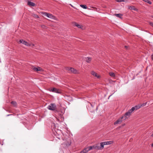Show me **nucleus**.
I'll return each mask as SVG.
<instances>
[{
	"label": "nucleus",
	"mask_w": 153,
	"mask_h": 153,
	"mask_svg": "<svg viewBox=\"0 0 153 153\" xmlns=\"http://www.w3.org/2000/svg\"><path fill=\"white\" fill-rule=\"evenodd\" d=\"M32 16L33 17L36 18H39L38 16L36 14H33Z\"/></svg>",
	"instance_id": "24"
},
{
	"label": "nucleus",
	"mask_w": 153,
	"mask_h": 153,
	"mask_svg": "<svg viewBox=\"0 0 153 153\" xmlns=\"http://www.w3.org/2000/svg\"><path fill=\"white\" fill-rule=\"evenodd\" d=\"M105 145H108L112 144L114 143L113 141L111 140L109 141L104 142Z\"/></svg>",
	"instance_id": "12"
},
{
	"label": "nucleus",
	"mask_w": 153,
	"mask_h": 153,
	"mask_svg": "<svg viewBox=\"0 0 153 153\" xmlns=\"http://www.w3.org/2000/svg\"><path fill=\"white\" fill-rule=\"evenodd\" d=\"M111 96V95H110L109 96V97H110Z\"/></svg>",
	"instance_id": "36"
},
{
	"label": "nucleus",
	"mask_w": 153,
	"mask_h": 153,
	"mask_svg": "<svg viewBox=\"0 0 153 153\" xmlns=\"http://www.w3.org/2000/svg\"><path fill=\"white\" fill-rule=\"evenodd\" d=\"M147 102H146L145 103H143L142 104H140L139 105H140L141 108L142 106H144L146 105V104H147Z\"/></svg>",
	"instance_id": "23"
},
{
	"label": "nucleus",
	"mask_w": 153,
	"mask_h": 153,
	"mask_svg": "<svg viewBox=\"0 0 153 153\" xmlns=\"http://www.w3.org/2000/svg\"><path fill=\"white\" fill-rule=\"evenodd\" d=\"M27 4L28 5L32 6H34L35 5V4L34 3L30 1H28Z\"/></svg>",
	"instance_id": "16"
},
{
	"label": "nucleus",
	"mask_w": 153,
	"mask_h": 153,
	"mask_svg": "<svg viewBox=\"0 0 153 153\" xmlns=\"http://www.w3.org/2000/svg\"><path fill=\"white\" fill-rule=\"evenodd\" d=\"M48 108L50 110L54 111L56 109V106L55 104H51L48 106Z\"/></svg>",
	"instance_id": "4"
},
{
	"label": "nucleus",
	"mask_w": 153,
	"mask_h": 153,
	"mask_svg": "<svg viewBox=\"0 0 153 153\" xmlns=\"http://www.w3.org/2000/svg\"><path fill=\"white\" fill-rule=\"evenodd\" d=\"M152 137H153V133L151 135Z\"/></svg>",
	"instance_id": "34"
},
{
	"label": "nucleus",
	"mask_w": 153,
	"mask_h": 153,
	"mask_svg": "<svg viewBox=\"0 0 153 153\" xmlns=\"http://www.w3.org/2000/svg\"><path fill=\"white\" fill-rule=\"evenodd\" d=\"M80 6L81 7H82V8L85 9H86L87 8V6L85 5L81 4V5H80Z\"/></svg>",
	"instance_id": "22"
},
{
	"label": "nucleus",
	"mask_w": 153,
	"mask_h": 153,
	"mask_svg": "<svg viewBox=\"0 0 153 153\" xmlns=\"http://www.w3.org/2000/svg\"><path fill=\"white\" fill-rule=\"evenodd\" d=\"M32 69L35 71L39 73H41V72L43 71L42 69L39 67H36L34 66H33L32 67Z\"/></svg>",
	"instance_id": "3"
},
{
	"label": "nucleus",
	"mask_w": 153,
	"mask_h": 153,
	"mask_svg": "<svg viewBox=\"0 0 153 153\" xmlns=\"http://www.w3.org/2000/svg\"><path fill=\"white\" fill-rule=\"evenodd\" d=\"M29 44L30 45H29V46H34V44H33L29 43Z\"/></svg>",
	"instance_id": "29"
},
{
	"label": "nucleus",
	"mask_w": 153,
	"mask_h": 153,
	"mask_svg": "<svg viewBox=\"0 0 153 153\" xmlns=\"http://www.w3.org/2000/svg\"><path fill=\"white\" fill-rule=\"evenodd\" d=\"M109 75L111 76H115V75L114 73L113 72H110L109 73Z\"/></svg>",
	"instance_id": "25"
},
{
	"label": "nucleus",
	"mask_w": 153,
	"mask_h": 153,
	"mask_svg": "<svg viewBox=\"0 0 153 153\" xmlns=\"http://www.w3.org/2000/svg\"><path fill=\"white\" fill-rule=\"evenodd\" d=\"M45 26L44 25H43L42 26V27H43V28H45Z\"/></svg>",
	"instance_id": "32"
},
{
	"label": "nucleus",
	"mask_w": 153,
	"mask_h": 153,
	"mask_svg": "<svg viewBox=\"0 0 153 153\" xmlns=\"http://www.w3.org/2000/svg\"><path fill=\"white\" fill-rule=\"evenodd\" d=\"M94 148L96 149L97 150H99L100 149H101V148H100V146H96Z\"/></svg>",
	"instance_id": "26"
},
{
	"label": "nucleus",
	"mask_w": 153,
	"mask_h": 153,
	"mask_svg": "<svg viewBox=\"0 0 153 153\" xmlns=\"http://www.w3.org/2000/svg\"><path fill=\"white\" fill-rule=\"evenodd\" d=\"M88 103L90 104V105L92 107H94V106L92 104H91V103H90V102H88Z\"/></svg>",
	"instance_id": "31"
},
{
	"label": "nucleus",
	"mask_w": 153,
	"mask_h": 153,
	"mask_svg": "<svg viewBox=\"0 0 153 153\" xmlns=\"http://www.w3.org/2000/svg\"><path fill=\"white\" fill-rule=\"evenodd\" d=\"M88 150V149L87 147L85 148L80 153H86L89 151Z\"/></svg>",
	"instance_id": "14"
},
{
	"label": "nucleus",
	"mask_w": 153,
	"mask_h": 153,
	"mask_svg": "<svg viewBox=\"0 0 153 153\" xmlns=\"http://www.w3.org/2000/svg\"><path fill=\"white\" fill-rule=\"evenodd\" d=\"M116 1L117 2H121L122 1H124V0H116Z\"/></svg>",
	"instance_id": "28"
},
{
	"label": "nucleus",
	"mask_w": 153,
	"mask_h": 153,
	"mask_svg": "<svg viewBox=\"0 0 153 153\" xmlns=\"http://www.w3.org/2000/svg\"><path fill=\"white\" fill-rule=\"evenodd\" d=\"M87 148L88 149V150L89 151L90 150H91L92 149L93 147H92V146H90L89 147H88Z\"/></svg>",
	"instance_id": "27"
},
{
	"label": "nucleus",
	"mask_w": 153,
	"mask_h": 153,
	"mask_svg": "<svg viewBox=\"0 0 153 153\" xmlns=\"http://www.w3.org/2000/svg\"><path fill=\"white\" fill-rule=\"evenodd\" d=\"M150 25H151V26L153 27V23L152 22H150Z\"/></svg>",
	"instance_id": "30"
},
{
	"label": "nucleus",
	"mask_w": 153,
	"mask_h": 153,
	"mask_svg": "<svg viewBox=\"0 0 153 153\" xmlns=\"http://www.w3.org/2000/svg\"><path fill=\"white\" fill-rule=\"evenodd\" d=\"M132 112L130 109L129 110L128 112L125 114L124 116L121 117V119H123L124 120H125L130 116Z\"/></svg>",
	"instance_id": "2"
},
{
	"label": "nucleus",
	"mask_w": 153,
	"mask_h": 153,
	"mask_svg": "<svg viewBox=\"0 0 153 153\" xmlns=\"http://www.w3.org/2000/svg\"><path fill=\"white\" fill-rule=\"evenodd\" d=\"M91 60V58L87 57L85 58V60L87 62L89 63L90 62Z\"/></svg>",
	"instance_id": "18"
},
{
	"label": "nucleus",
	"mask_w": 153,
	"mask_h": 153,
	"mask_svg": "<svg viewBox=\"0 0 153 153\" xmlns=\"http://www.w3.org/2000/svg\"><path fill=\"white\" fill-rule=\"evenodd\" d=\"M11 115V114H9V115H7V116H9V115Z\"/></svg>",
	"instance_id": "37"
},
{
	"label": "nucleus",
	"mask_w": 153,
	"mask_h": 153,
	"mask_svg": "<svg viewBox=\"0 0 153 153\" xmlns=\"http://www.w3.org/2000/svg\"><path fill=\"white\" fill-rule=\"evenodd\" d=\"M19 43H22L23 44L26 45L27 46H29L30 45L29 44V43L25 41L23 39H20L19 41Z\"/></svg>",
	"instance_id": "7"
},
{
	"label": "nucleus",
	"mask_w": 153,
	"mask_h": 153,
	"mask_svg": "<svg viewBox=\"0 0 153 153\" xmlns=\"http://www.w3.org/2000/svg\"><path fill=\"white\" fill-rule=\"evenodd\" d=\"M128 9H130L131 10H134L135 11H137V9L134 6H128Z\"/></svg>",
	"instance_id": "11"
},
{
	"label": "nucleus",
	"mask_w": 153,
	"mask_h": 153,
	"mask_svg": "<svg viewBox=\"0 0 153 153\" xmlns=\"http://www.w3.org/2000/svg\"><path fill=\"white\" fill-rule=\"evenodd\" d=\"M11 103L14 106H17V103L15 101H12L11 102Z\"/></svg>",
	"instance_id": "20"
},
{
	"label": "nucleus",
	"mask_w": 153,
	"mask_h": 153,
	"mask_svg": "<svg viewBox=\"0 0 153 153\" xmlns=\"http://www.w3.org/2000/svg\"><path fill=\"white\" fill-rule=\"evenodd\" d=\"M152 59H153V55L152 56Z\"/></svg>",
	"instance_id": "38"
},
{
	"label": "nucleus",
	"mask_w": 153,
	"mask_h": 153,
	"mask_svg": "<svg viewBox=\"0 0 153 153\" xmlns=\"http://www.w3.org/2000/svg\"><path fill=\"white\" fill-rule=\"evenodd\" d=\"M50 91L53 92H55L58 93H60V91L59 89H57L56 88H51L50 90Z\"/></svg>",
	"instance_id": "9"
},
{
	"label": "nucleus",
	"mask_w": 153,
	"mask_h": 153,
	"mask_svg": "<svg viewBox=\"0 0 153 153\" xmlns=\"http://www.w3.org/2000/svg\"><path fill=\"white\" fill-rule=\"evenodd\" d=\"M100 148H101V149H102L104 147V146L105 145V144H104V142H101L100 143Z\"/></svg>",
	"instance_id": "17"
},
{
	"label": "nucleus",
	"mask_w": 153,
	"mask_h": 153,
	"mask_svg": "<svg viewBox=\"0 0 153 153\" xmlns=\"http://www.w3.org/2000/svg\"><path fill=\"white\" fill-rule=\"evenodd\" d=\"M125 48H127V46H125Z\"/></svg>",
	"instance_id": "35"
},
{
	"label": "nucleus",
	"mask_w": 153,
	"mask_h": 153,
	"mask_svg": "<svg viewBox=\"0 0 153 153\" xmlns=\"http://www.w3.org/2000/svg\"><path fill=\"white\" fill-rule=\"evenodd\" d=\"M151 146L152 147H153V143L151 144Z\"/></svg>",
	"instance_id": "33"
},
{
	"label": "nucleus",
	"mask_w": 153,
	"mask_h": 153,
	"mask_svg": "<svg viewBox=\"0 0 153 153\" xmlns=\"http://www.w3.org/2000/svg\"><path fill=\"white\" fill-rule=\"evenodd\" d=\"M65 144L67 147L71 145V139L70 137H68L65 142Z\"/></svg>",
	"instance_id": "5"
},
{
	"label": "nucleus",
	"mask_w": 153,
	"mask_h": 153,
	"mask_svg": "<svg viewBox=\"0 0 153 153\" xmlns=\"http://www.w3.org/2000/svg\"><path fill=\"white\" fill-rule=\"evenodd\" d=\"M144 1L145 2H147L148 3H149V4H152V2L149 1V0H142Z\"/></svg>",
	"instance_id": "21"
},
{
	"label": "nucleus",
	"mask_w": 153,
	"mask_h": 153,
	"mask_svg": "<svg viewBox=\"0 0 153 153\" xmlns=\"http://www.w3.org/2000/svg\"><path fill=\"white\" fill-rule=\"evenodd\" d=\"M43 14L45 16H47L48 17L53 19H54L55 18V16H53V15L51 14H50L49 13H48L46 12H44Z\"/></svg>",
	"instance_id": "6"
},
{
	"label": "nucleus",
	"mask_w": 153,
	"mask_h": 153,
	"mask_svg": "<svg viewBox=\"0 0 153 153\" xmlns=\"http://www.w3.org/2000/svg\"><path fill=\"white\" fill-rule=\"evenodd\" d=\"M74 25L75 26H76L78 28H82V26L81 25H79L76 22H74Z\"/></svg>",
	"instance_id": "15"
},
{
	"label": "nucleus",
	"mask_w": 153,
	"mask_h": 153,
	"mask_svg": "<svg viewBox=\"0 0 153 153\" xmlns=\"http://www.w3.org/2000/svg\"><path fill=\"white\" fill-rule=\"evenodd\" d=\"M65 70L68 71L69 72L71 73H73L74 74H78L79 73V72L78 71L71 67H66Z\"/></svg>",
	"instance_id": "1"
},
{
	"label": "nucleus",
	"mask_w": 153,
	"mask_h": 153,
	"mask_svg": "<svg viewBox=\"0 0 153 153\" xmlns=\"http://www.w3.org/2000/svg\"><path fill=\"white\" fill-rule=\"evenodd\" d=\"M140 108V105H136L134 107H132L130 109L133 112L134 110H137Z\"/></svg>",
	"instance_id": "8"
},
{
	"label": "nucleus",
	"mask_w": 153,
	"mask_h": 153,
	"mask_svg": "<svg viewBox=\"0 0 153 153\" xmlns=\"http://www.w3.org/2000/svg\"><path fill=\"white\" fill-rule=\"evenodd\" d=\"M114 15L117 17L120 18H121V16H122V15L120 13L119 14H115Z\"/></svg>",
	"instance_id": "19"
},
{
	"label": "nucleus",
	"mask_w": 153,
	"mask_h": 153,
	"mask_svg": "<svg viewBox=\"0 0 153 153\" xmlns=\"http://www.w3.org/2000/svg\"><path fill=\"white\" fill-rule=\"evenodd\" d=\"M123 119H121V117L119 119H118L114 123V125H116V124H120V123L122 121H123Z\"/></svg>",
	"instance_id": "10"
},
{
	"label": "nucleus",
	"mask_w": 153,
	"mask_h": 153,
	"mask_svg": "<svg viewBox=\"0 0 153 153\" xmlns=\"http://www.w3.org/2000/svg\"><path fill=\"white\" fill-rule=\"evenodd\" d=\"M91 74L93 76H100V75H98L97 73H95L94 71H92L91 72Z\"/></svg>",
	"instance_id": "13"
}]
</instances>
